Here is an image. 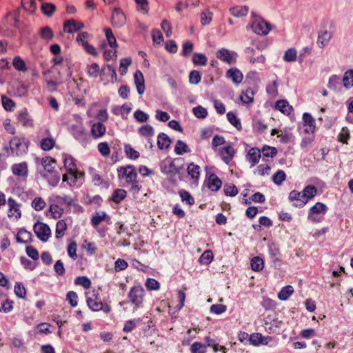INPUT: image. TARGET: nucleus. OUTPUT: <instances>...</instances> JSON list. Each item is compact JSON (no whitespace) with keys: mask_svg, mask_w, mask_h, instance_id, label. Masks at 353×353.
Listing matches in <instances>:
<instances>
[{"mask_svg":"<svg viewBox=\"0 0 353 353\" xmlns=\"http://www.w3.org/2000/svg\"><path fill=\"white\" fill-rule=\"evenodd\" d=\"M236 150L234 147L230 144H228L219 150V154L221 159L228 165H229L232 161Z\"/></svg>","mask_w":353,"mask_h":353,"instance_id":"obj_16","label":"nucleus"},{"mask_svg":"<svg viewBox=\"0 0 353 353\" xmlns=\"http://www.w3.org/2000/svg\"><path fill=\"white\" fill-rule=\"evenodd\" d=\"M86 303L88 307L93 312L103 311L105 314L111 312V306L106 302H103L99 293V290L93 289L85 292Z\"/></svg>","mask_w":353,"mask_h":353,"instance_id":"obj_2","label":"nucleus"},{"mask_svg":"<svg viewBox=\"0 0 353 353\" xmlns=\"http://www.w3.org/2000/svg\"><path fill=\"white\" fill-rule=\"evenodd\" d=\"M17 120L24 127L33 126V121L30 118L26 109L22 110L17 113Z\"/></svg>","mask_w":353,"mask_h":353,"instance_id":"obj_27","label":"nucleus"},{"mask_svg":"<svg viewBox=\"0 0 353 353\" xmlns=\"http://www.w3.org/2000/svg\"><path fill=\"white\" fill-rule=\"evenodd\" d=\"M44 177L47 179L49 184L52 186H56L60 181V176L57 172H52L44 174Z\"/></svg>","mask_w":353,"mask_h":353,"instance_id":"obj_50","label":"nucleus"},{"mask_svg":"<svg viewBox=\"0 0 353 353\" xmlns=\"http://www.w3.org/2000/svg\"><path fill=\"white\" fill-rule=\"evenodd\" d=\"M106 132L105 125L101 121L94 122L91 125V134L94 139L101 138Z\"/></svg>","mask_w":353,"mask_h":353,"instance_id":"obj_23","label":"nucleus"},{"mask_svg":"<svg viewBox=\"0 0 353 353\" xmlns=\"http://www.w3.org/2000/svg\"><path fill=\"white\" fill-rule=\"evenodd\" d=\"M33 230L37 238L43 242H46L52 235L50 227L43 222L35 223Z\"/></svg>","mask_w":353,"mask_h":353,"instance_id":"obj_9","label":"nucleus"},{"mask_svg":"<svg viewBox=\"0 0 353 353\" xmlns=\"http://www.w3.org/2000/svg\"><path fill=\"white\" fill-rule=\"evenodd\" d=\"M82 248L85 249L87 253L90 255L94 254L97 251L96 244L94 242L88 241L86 239L83 241Z\"/></svg>","mask_w":353,"mask_h":353,"instance_id":"obj_55","label":"nucleus"},{"mask_svg":"<svg viewBox=\"0 0 353 353\" xmlns=\"http://www.w3.org/2000/svg\"><path fill=\"white\" fill-rule=\"evenodd\" d=\"M119 179H124L127 183L137 180V173L134 165L121 166L117 169Z\"/></svg>","mask_w":353,"mask_h":353,"instance_id":"obj_8","label":"nucleus"},{"mask_svg":"<svg viewBox=\"0 0 353 353\" xmlns=\"http://www.w3.org/2000/svg\"><path fill=\"white\" fill-rule=\"evenodd\" d=\"M92 226L100 234L101 236H105V230L101 228L99 225L103 222L109 223L110 222V217L105 212H97L93 214L91 218Z\"/></svg>","mask_w":353,"mask_h":353,"instance_id":"obj_6","label":"nucleus"},{"mask_svg":"<svg viewBox=\"0 0 353 353\" xmlns=\"http://www.w3.org/2000/svg\"><path fill=\"white\" fill-rule=\"evenodd\" d=\"M328 208L323 203L317 202L308 212L307 219L312 223H320L327 213Z\"/></svg>","mask_w":353,"mask_h":353,"instance_id":"obj_5","label":"nucleus"},{"mask_svg":"<svg viewBox=\"0 0 353 353\" xmlns=\"http://www.w3.org/2000/svg\"><path fill=\"white\" fill-rule=\"evenodd\" d=\"M332 37V33L331 31L321 30L319 32V35H318V39H317L318 46L321 48L325 47L330 42Z\"/></svg>","mask_w":353,"mask_h":353,"instance_id":"obj_26","label":"nucleus"},{"mask_svg":"<svg viewBox=\"0 0 353 353\" xmlns=\"http://www.w3.org/2000/svg\"><path fill=\"white\" fill-rule=\"evenodd\" d=\"M303 197L305 198V203L307 204L309 201L312 200L314 198V196L317 194V188L312 185H306L303 190Z\"/></svg>","mask_w":353,"mask_h":353,"instance_id":"obj_30","label":"nucleus"},{"mask_svg":"<svg viewBox=\"0 0 353 353\" xmlns=\"http://www.w3.org/2000/svg\"><path fill=\"white\" fill-rule=\"evenodd\" d=\"M171 140L165 133H160L158 135L157 145L160 150L167 149L170 147Z\"/></svg>","mask_w":353,"mask_h":353,"instance_id":"obj_36","label":"nucleus"},{"mask_svg":"<svg viewBox=\"0 0 353 353\" xmlns=\"http://www.w3.org/2000/svg\"><path fill=\"white\" fill-rule=\"evenodd\" d=\"M251 28L259 35H267L271 30L270 24L261 17L253 15Z\"/></svg>","mask_w":353,"mask_h":353,"instance_id":"obj_7","label":"nucleus"},{"mask_svg":"<svg viewBox=\"0 0 353 353\" xmlns=\"http://www.w3.org/2000/svg\"><path fill=\"white\" fill-rule=\"evenodd\" d=\"M74 199L68 195H52L50 198V203L47 212L54 219H58L64 213L63 206L70 207L74 205Z\"/></svg>","mask_w":353,"mask_h":353,"instance_id":"obj_1","label":"nucleus"},{"mask_svg":"<svg viewBox=\"0 0 353 353\" xmlns=\"http://www.w3.org/2000/svg\"><path fill=\"white\" fill-rule=\"evenodd\" d=\"M275 108L286 115L290 114L293 110L292 105L285 100H279L276 101Z\"/></svg>","mask_w":353,"mask_h":353,"instance_id":"obj_35","label":"nucleus"},{"mask_svg":"<svg viewBox=\"0 0 353 353\" xmlns=\"http://www.w3.org/2000/svg\"><path fill=\"white\" fill-rule=\"evenodd\" d=\"M161 170L164 174L174 176L179 172V169L175 165L174 161L170 159H165L161 163Z\"/></svg>","mask_w":353,"mask_h":353,"instance_id":"obj_17","label":"nucleus"},{"mask_svg":"<svg viewBox=\"0 0 353 353\" xmlns=\"http://www.w3.org/2000/svg\"><path fill=\"white\" fill-rule=\"evenodd\" d=\"M56 141L52 137L43 138L40 141V147L44 151H49L55 146Z\"/></svg>","mask_w":353,"mask_h":353,"instance_id":"obj_40","label":"nucleus"},{"mask_svg":"<svg viewBox=\"0 0 353 353\" xmlns=\"http://www.w3.org/2000/svg\"><path fill=\"white\" fill-rule=\"evenodd\" d=\"M343 86L349 89L353 86V70L346 71L342 79Z\"/></svg>","mask_w":353,"mask_h":353,"instance_id":"obj_44","label":"nucleus"},{"mask_svg":"<svg viewBox=\"0 0 353 353\" xmlns=\"http://www.w3.org/2000/svg\"><path fill=\"white\" fill-rule=\"evenodd\" d=\"M13 67L18 71L26 72L27 67L25 61L19 57H15L12 62Z\"/></svg>","mask_w":353,"mask_h":353,"instance_id":"obj_54","label":"nucleus"},{"mask_svg":"<svg viewBox=\"0 0 353 353\" xmlns=\"http://www.w3.org/2000/svg\"><path fill=\"white\" fill-rule=\"evenodd\" d=\"M145 296V290L141 285H134L130 288L128 294V299L133 306V311L143 306Z\"/></svg>","mask_w":353,"mask_h":353,"instance_id":"obj_3","label":"nucleus"},{"mask_svg":"<svg viewBox=\"0 0 353 353\" xmlns=\"http://www.w3.org/2000/svg\"><path fill=\"white\" fill-rule=\"evenodd\" d=\"M8 216L10 219H14L15 220L20 219L21 216V211L20 210L21 205L10 197L8 199Z\"/></svg>","mask_w":353,"mask_h":353,"instance_id":"obj_12","label":"nucleus"},{"mask_svg":"<svg viewBox=\"0 0 353 353\" xmlns=\"http://www.w3.org/2000/svg\"><path fill=\"white\" fill-rule=\"evenodd\" d=\"M261 153L263 154V157H274L277 154V149L274 147H271L269 145H264L261 150Z\"/></svg>","mask_w":353,"mask_h":353,"instance_id":"obj_56","label":"nucleus"},{"mask_svg":"<svg viewBox=\"0 0 353 353\" xmlns=\"http://www.w3.org/2000/svg\"><path fill=\"white\" fill-rule=\"evenodd\" d=\"M227 118L229 122L234 125L236 129L240 130L241 129V123L239 120V119L237 118L236 115L232 112H229L227 114Z\"/></svg>","mask_w":353,"mask_h":353,"instance_id":"obj_60","label":"nucleus"},{"mask_svg":"<svg viewBox=\"0 0 353 353\" xmlns=\"http://www.w3.org/2000/svg\"><path fill=\"white\" fill-rule=\"evenodd\" d=\"M11 170L14 176L19 179L25 180L28 174V163L26 162L14 163L11 166Z\"/></svg>","mask_w":353,"mask_h":353,"instance_id":"obj_13","label":"nucleus"},{"mask_svg":"<svg viewBox=\"0 0 353 353\" xmlns=\"http://www.w3.org/2000/svg\"><path fill=\"white\" fill-rule=\"evenodd\" d=\"M302 119L304 132L313 134L316 129V121L314 117L310 113L305 112L303 114Z\"/></svg>","mask_w":353,"mask_h":353,"instance_id":"obj_11","label":"nucleus"},{"mask_svg":"<svg viewBox=\"0 0 353 353\" xmlns=\"http://www.w3.org/2000/svg\"><path fill=\"white\" fill-rule=\"evenodd\" d=\"M83 27L84 25L82 22L74 19H69L63 23V31L68 33H73L81 30Z\"/></svg>","mask_w":353,"mask_h":353,"instance_id":"obj_19","label":"nucleus"},{"mask_svg":"<svg viewBox=\"0 0 353 353\" xmlns=\"http://www.w3.org/2000/svg\"><path fill=\"white\" fill-rule=\"evenodd\" d=\"M68 229V224L65 219L59 220L56 224L55 236L57 239H61Z\"/></svg>","mask_w":353,"mask_h":353,"instance_id":"obj_33","label":"nucleus"},{"mask_svg":"<svg viewBox=\"0 0 353 353\" xmlns=\"http://www.w3.org/2000/svg\"><path fill=\"white\" fill-rule=\"evenodd\" d=\"M206 347L205 345L201 343L194 342L190 347V351L191 353H205Z\"/></svg>","mask_w":353,"mask_h":353,"instance_id":"obj_63","label":"nucleus"},{"mask_svg":"<svg viewBox=\"0 0 353 353\" xmlns=\"http://www.w3.org/2000/svg\"><path fill=\"white\" fill-rule=\"evenodd\" d=\"M250 265L252 270L259 272L264 268V261L260 256H254L251 259Z\"/></svg>","mask_w":353,"mask_h":353,"instance_id":"obj_43","label":"nucleus"},{"mask_svg":"<svg viewBox=\"0 0 353 353\" xmlns=\"http://www.w3.org/2000/svg\"><path fill=\"white\" fill-rule=\"evenodd\" d=\"M187 172L188 175L190 178L192 183L197 185L201 176L200 166L192 162L187 166Z\"/></svg>","mask_w":353,"mask_h":353,"instance_id":"obj_14","label":"nucleus"},{"mask_svg":"<svg viewBox=\"0 0 353 353\" xmlns=\"http://www.w3.org/2000/svg\"><path fill=\"white\" fill-rule=\"evenodd\" d=\"M261 157V152L257 148H252L247 154V160L251 163V166L256 165Z\"/></svg>","mask_w":353,"mask_h":353,"instance_id":"obj_25","label":"nucleus"},{"mask_svg":"<svg viewBox=\"0 0 353 353\" xmlns=\"http://www.w3.org/2000/svg\"><path fill=\"white\" fill-rule=\"evenodd\" d=\"M1 103L4 109L7 111H12L15 106L14 102L5 95L1 96Z\"/></svg>","mask_w":353,"mask_h":353,"instance_id":"obj_61","label":"nucleus"},{"mask_svg":"<svg viewBox=\"0 0 353 353\" xmlns=\"http://www.w3.org/2000/svg\"><path fill=\"white\" fill-rule=\"evenodd\" d=\"M249 8L246 6H234L230 9V14L236 17H241L246 16L248 13Z\"/></svg>","mask_w":353,"mask_h":353,"instance_id":"obj_37","label":"nucleus"},{"mask_svg":"<svg viewBox=\"0 0 353 353\" xmlns=\"http://www.w3.org/2000/svg\"><path fill=\"white\" fill-rule=\"evenodd\" d=\"M39 34L42 39L46 41H50L54 37V32L48 26L41 28L39 30Z\"/></svg>","mask_w":353,"mask_h":353,"instance_id":"obj_41","label":"nucleus"},{"mask_svg":"<svg viewBox=\"0 0 353 353\" xmlns=\"http://www.w3.org/2000/svg\"><path fill=\"white\" fill-rule=\"evenodd\" d=\"M134 80L138 93L142 94L145 91V83L143 73L140 70L135 72Z\"/></svg>","mask_w":353,"mask_h":353,"instance_id":"obj_29","label":"nucleus"},{"mask_svg":"<svg viewBox=\"0 0 353 353\" xmlns=\"http://www.w3.org/2000/svg\"><path fill=\"white\" fill-rule=\"evenodd\" d=\"M125 16L120 8H114L112 14V23L114 27H121L125 23Z\"/></svg>","mask_w":353,"mask_h":353,"instance_id":"obj_21","label":"nucleus"},{"mask_svg":"<svg viewBox=\"0 0 353 353\" xmlns=\"http://www.w3.org/2000/svg\"><path fill=\"white\" fill-rule=\"evenodd\" d=\"M192 59L195 65H205L208 61L206 56L201 53L193 54Z\"/></svg>","mask_w":353,"mask_h":353,"instance_id":"obj_53","label":"nucleus"},{"mask_svg":"<svg viewBox=\"0 0 353 353\" xmlns=\"http://www.w3.org/2000/svg\"><path fill=\"white\" fill-rule=\"evenodd\" d=\"M237 57L236 52L226 48H221L216 52V57L228 65L234 64L236 62Z\"/></svg>","mask_w":353,"mask_h":353,"instance_id":"obj_10","label":"nucleus"},{"mask_svg":"<svg viewBox=\"0 0 353 353\" xmlns=\"http://www.w3.org/2000/svg\"><path fill=\"white\" fill-rule=\"evenodd\" d=\"M126 195L127 192L125 190L116 189L112 194L111 199L114 203L118 204L126 197Z\"/></svg>","mask_w":353,"mask_h":353,"instance_id":"obj_42","label":"nucleus"},{"mask_svg":"<svg viewBox=\"0 0 353 353\" xmlns=\"http://www.w3.org/2000/svg\"><path fill=\"white\" fill-rule=\"evenodd\" d=\"M32 208L36 211H41L46 207V202L41 196H36L32 201Z\"/></svg>","mask_w":353,"mask_h":353,"instance_id":"obj_45","label":"nucleus"},{"mask_svg":"<svg viewBox=\"0 0 353 353\" xmlns=\"http://www.w3.org/2000/svg\"><path fill=\"white\" fill-rule=\"evenodd\" d=\"M269 253L271 257L272 261L274 263L279 262L281 261V253L279 248L274 245L272 244L269 246Z\"/></svg>","mask_w":353,"mask_h":353,"instance_id":"obj_48","label":"nucleus"},{"mask_svg":"<svg viewBox=\"0 0 353 353\" xmlns=\"http://www.w3.org/2000/svg\"><path fill=\"white\" fill-rule=\"evenodd\" d=\"M303 192L298 190H292L290 192L289 200L290 201H294L293 205L296 208H303L306 205L305 198L303 196Z\"/></svg>","mask_w":353,"mask_h":353,"instance_id":"obj_20","label":"nucleus"},{"mask_svg":"<svg viewBox=\"0 0 353 353\" xmlns=\"http://www.w3.org/2000/svg\"><path fill=\"white\" fill-rule=\"evenodd\" d=\"M252 127L253 130L257 132L263 133L264 132L268 126L265 121L260 118L255 117L252 121Z\"/></svg>","mask_w":353,"mask_h":353,"instance_id":"obj_39","label":"nucleus"},{"mask_svg":"<svg viewBox=\"0 0 353 353\" xmlns=\"http://www.w3.org/2000/svg\"><path fill=\"white\" fill-rule=\"evenodd\" d=\"M32 234L25 229H20L17 234L16 239L18 243H27L30 241Z\"/></svg>","mask_w":353,"mask_h":353,"instance_id":"obj_38","label":"nucleus"},{"mask_svg":"<svg viewBox=\"0 0 353 353\" xmlns=\"http://www.w3.org/2000/svg\"><path fill=\"white\" fill-rule=\"evenodd\" d=\"M124 150L126 156L130 159H137L139 157V152L129 144L125 145Z\"/></svg>","mask_w":353,"mask_h":353,"instance_id":"obj_59","label":"nucleus"},{"mask_svg":"<svg viewBox=\"0 0 353 353\" xmlns=\"http://www.w3.org/2000/svg\"><path fill=\"white\" fill-rule=\"evenodd\" d=\"M179 196L182 201L185 202L187 204L192 205L194 203V199L190 192L185 190H181L179 192Z\"/></svg>","mask_w":353,"mask_h":353,"instance_id":"obj_58","label":"nucleus"},{"mask_svg":"<svg viewBox=\"0 0 353 353\" xmlns=\"http://www.w3.org/2000/svg\"><path fill=\"white\" fill-rule=\"evenodd\" d=\"M341 85V79L337 75H332L330 77L327 87L333 90H339Z\"/></svg>","mask_w":353,"mask_h":353,"instance_id":"obj_52","label":"nucleus"},{"mask_svg":"<svg viewBox=\"0 0 353 353\" xmlns=\"http://www.w3.org/2000/svg\"><path fill=\"white\" fill-rule=\"evenodd\" d=\"M294 293V289L291 285L283 287L278 294L280 300H287Z\"/></svg>","mask_w":353,"mask_h":353,"instance_id":"obj_47","label":"nucleus"},{"mask_svg":"<svg viewBox=\"0 0 353 353\" xmlns=\"http://www.w3.org/2000/svg\"><path fill=\"white\" fill-rule=\"evenodd\" d=\"M255 92L250 88L243 90L240 95V99L244 104H250L254 101Z\"/></svg>","mask_w":353,"mask_h":353,"instance_id":"obj_31","label":"nucleus"},{"mask_svg":"<svg viewBox=\"0 0 353 353\" xmlns=\"http://www.w3.org/2000/svg\"><path fill=\"white\" fill-rule=\"evenodd\" d=\"M83 172L76 170L74 171H66V173L63 176V181L67 182L70 186H74L78 179L83 177Z\"/></svg>","mask_w":353,"mask_h":353,"instance_id":"obj_18","label":"nucleus"},{"mask_svg":"<svg viewBox=\"0 0 353 353\" xmlns=\"http://www.w3.org/2000/svg\"><path fill=\"white\" fill-rule=\"evenodd\" d=\"M76 285H81L85 289H89L91 287V281L86 276H78L74 280Z\"/></svg>","mask_w":353,"mask_h":353,"instance_id":"obj_62","label":"nucleus"},{"mask_svg":"<svg viewBox=\"0 0 353 353\" xmlns=\"http://www.w3.org/2000/svg\"><path fill=\"white\" fill-rule=\"evenodd\" d=\"M213 252L210 250H205L199 258V263L202 265H209L213 260Z\"/></svg>","mask_w":353,"mask_h":353,"instance_id":"obj_51","label":"nucleus"},{"mask_svg":"<svg viewBox=\"0 0 353 353\" xmlns=\"http://www.w3.org/2000/svg\"><path fill=\"white\" fill-rule=\"evenodd\" d=\"M139 134L145 137L148 142L150 143V139L154 135V130L150 125H143L138 129Z\"/></svg>","mask_w":353,"mask_h":353,"instance_id":"obj_32","label":"nucleus"},{"mask_svg":"<svg viewBox=\"0 0 353 353\" xmlns=\"http://www.w3.org/2000/svg\"><path fill=\"white\" fill-rule=\"evenodd\" d=\"M207 183L208 188L216 192L218 191L221 185V180L214 174L207 173Z\"/></svg>","mask_w":353,"mask_h":353,"instance_id":"obj_22","label":"nucleus"},{"mask_svg":"<svg viewBox=\"0 0 353 353\" xmlns=\"http://www.w3.org/2000/svg\"><path fill=\"white\" fill-rule=\"evenodd\" d=\"M286 179L284 171L279 170L273 176L272 181L276 185H281Z\"/></svg>","mask_w":353,"mask_h":353,"instance_id":"obj_64","label":"nucleus"},{"mask_svg":"<svg viewBox=\"0 0 353 353\" xmlns=\"http://www.w3.org/2000/svg\"><path fill=\"white\" fill-rule=\"evenodd\" d=\"M35 163L43 166L45 171L48 173L54 171L57 161L51 157L46 156L45 157H36Z\"/></svg>","mask_w":353,"mask_h":353,"instance_id":"obj_15","label":"nucleus"},{"mask_svg":"<svg viewBox=\"0 0 353 353\" xmlns=\"http://www.w3.org/2000/svg\"><path fill=\"white\" fill-rule=\"evenodd\" d=\"M297 51L294 48H291L287 50L283 56V60L285 62H294L297 60Z\"/></svg>","mask_w":353,"mask_h":353,"instance_id":"obj_46","label":"nucleus"},{"mask_svg":"<svg viewBox=\"0 0 353 353\" xmlns=\"http://www.w3.org/2000/svg\"><path fill=\"white\" fill-rule=\"evenodd\" d=\"M174 152H176V154L179 155H182L184 153L190 152V150L185 143L181 140H179L177 141L175 145Z\"/></svg>","mask_w":353,"mask_h":353,"instance_id":"obj_49","label":"nucleus"},{"mask_svg":"<svg viewBox=\"0 0 353 353\" xmlns=\"http://www.w3.org/2000/svg\"><path fill=\"white\" fill-rule=\"evenodd\" d=\"M226 77L231 79L236 83H240L243 78L242 72L236 68H232L226 72Z\"/></svg>","mask_w":353,"mask_h":353,"instance_id":"obj_28","label":"nucleus"},{"mask_svg":"<svg viewBox=\"0 0 353 353\" xmlns=\"http://www.w3.org/2000/svg\"><path fill=\"white\" fill-rule=\"evenodd\" d=\"M63 165L66 171H74L77 170L75 159L69 154H63Z\"/></svg>","mask_w":353,"mask_h":353,"instance_id":"obj_34","label":"nucleus"},{"mask_svg":"<svg viewBox=\"0 0 353 353\" xmlns=\"http://www.w3.org/2000/svg\"><path fill=\"white\" fill-rule=\"evenodd\" d=\"M270 341V336H263L261 333H254L250 336V341L254 345H268Z\"/></svg>","mask_w":353,"mask_h":353,"instance_id":"obj_24","label":"nucleus"},{"mask_svg":"<svg viewBox=\"0 0 353 353\" xmlns=\"http://www.w3.org/2000/svg\"><path fill=\"white\" fill-rule=\"evenodd\" d=\"M29 143V141L25 137H14L12 138L9 143L10 154L19 157L27 154Z\"/></svg>","mask_w":353,"mask_h":353,"instance_id":"obj_4","label":"nucleus"},{"mask_svg":"<svg viewBox=\"0 0 353 353\" xmlns=\"http://www.w3.org/2000/svg\"><path fill=\"white\" fill-rule=\"evenodd\" d=\"M77 244L75 241H71L67 247L68 254L70 258L73 260H76L77 259Z\"/></svg>","mask_w":353,"mask_h":353,"instance_id":"obj_57","label":"nucleus"}]
</instances>
